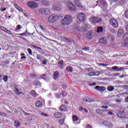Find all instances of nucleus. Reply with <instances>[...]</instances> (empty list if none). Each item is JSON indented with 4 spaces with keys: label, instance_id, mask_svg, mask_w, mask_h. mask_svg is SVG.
Returning <instances> with one entry per match:
<instances>
[{
    "label": "nucleus",
    "instance_id": "obj_1",
    "mask_svg": "<svg viewBox=\"0 0 128 128\" xmlns=\"http://www.w3.org/2000/svg\"><path fill=\"white\" fill-rule=\"evenodd\" d=\"M60 18H62V14H53L48 16V22L50 24H54V22H58Z\"/></svg>",
    "mask_w": 128,
    "mask_h": 128
},
{
    "label": "nucleus",
    "instance_id": "obj_2",
    "mask_svg": "<svg viewBox=\"0 0 128 128\" xmlns=\"http://www.w3.org/2000/svg\"><path fill=\"white\" fill-rule=\"evenodd\" d=\"M72 22V17L71 15H66L62 20L61 24L62 26H70Z\"/></svg>",
    "mask_w": 128,
    "mask_h": 128
},
{
    "label": "nucleus",
    "instance_id": "obj_3",
    "mask_svg": "<svg viewBox=\"0 0 128 128\" xmlns=\"http://www.w3.org/2000/svg\"><path fill=\"white\" fill-rule=\"evenodd\" d=\"M77 18L81 22H84L86 20V14L83 12H80L77 14Z\"/></svg>",
    "mask_w": 128,
    "mask_h": 128
},
{
    "label": "nucleus",
    "instance_id": "obj_4",
    "mask_svg": "<svg viewBox=\"0 0 128 128\" xmlns=\"http://www.w3.org/2000/svg\"><path fill=\"white\" fill-rule=\"evenodd\" d=\"M89 20L92 24H100L102 22V18L96 16L91 17Z\"/></svg>",
    "mask_w": 128,
    "mask_h": 128
},
{
    "label": "nucleus",
    "instance_id": "obj_5",
    "mask_svg": "<svg viewBox=\"0 0 128 128\" xmlns=\"http://www.w3.org/2000/svg\"><path fill=\"white\" fill-rule=\"evenodd\" d=\"M39 12L42 16H48L50 14V11L48 8H42L39 10Z\"/></svg>",
    "mask_w": 128,
    "mask_h": 128
},
{
    "label": "nucleus",
    "instance_id": "obj_6",
    "mask_svg": "<svg viewBox=\"0 0 128 128\" xmlns=\"http://www.w3.org/2000/svg\"><path fill=\"white\" fill-rule=\"evenodd\" d=\"M27 6H28L30 8H36L38 6V3L33 1H30L28 2Z\"/></svg>",
    "mask_w": 128,
    "mask_h": 128
},
{
    "label": "nucleus",
    "instance_id": "obj_7",
    "mask_svg": "<svg viewBox=\"0 0 128 128\" xmlns=\"http://www.w3.org/2000/svg\"><path fill=\"white\" fill-rule=\"evenodd\" d=\"M96 114H98L99 116H106V112H108V110H102L100 108L96 109Z\"/></svg>",
    "mask_w": 128,
    "mask_h": 128
},
{
    "label": "nucleus",
    "instance_id": "obj_8",
    "mask_svg": "<svg viewBox=\"0 0 128 128\" xmlns=\"http://www.w3.org/2000/svg\"><path fill=\"white\" fill-rule=\"evenodd\" d=\"M14 92L17 94V96H20V94H24L22 91V88H18V85L16 84H14Z\"/></svg>",
    "mask_w": 128,
    "mask_h": 128
},
{
    "label": "nucleus",
    "instance_id": "obj_9",
    "mask_svg": "<svg viewBox=\"0 0 128 128\" xmlns=\"http://www.w3.org/2000/svg\"><path fill=\"white\" fill-rule=\"evenodd\" d=\"M110 24H112V26L114 28H118V22L116 19L110 20Z\"/></svg>",
    "mask_w": 128,
    "mask_h": 128
},
{
    "label": "nucleus",
    "instance_id": "obj_10",
    "mask_svg": "<svg viewBox=\"0 0 128 128\" xmlns=\"http://www.w3.org/2000/svg\"><path fill=\"white\" fill-rule=\"evenodd\" d=\"M68 4V8L70 10H71V12H74V10H76V6L74 5L72 3L70 2H67Z\"/></svg>",
    "mask_w": 128,
    "mask_h": 128
},
{
    "label": "nucleus",
    "instance_id": "obj_11",
    "mask_svg": "<svg viewBox=\"0 0 128 128\" xmlns=\"http://www.w3.org/2000/svg\"><path fill=\"white\" fill-rule=\"evenodd\" d=\"M53 10H56L58 12H60V10H62V6H60V4H54V6H53Z\"/></svg>",
    "mask_w": 128,
    "mask_h": 128
},
{
    "label": "nucleus",
    "instance_id": "obj_12",
    "mask_svg": "<svg viewBox=\"0 0 128 128\" xmlns=\"http://www.w3.org/2000/svg\"><path fill=\"white\" fill-rule=\"evenodd\" d=\"M100 72H90L88 74L89 76H100Z\"/></svg>",
    "mask_w": 128,
    "mask_h": 128
},
{
    "label": "nucleus",
    "instance_id": "obj_13",
    "mask_svg": "<svg viewBox=\"0 0 128 128\" xmlns=\"http://www.w3.org/2000/svg\"><path fill=\"white\" fill-rule=\"evenodd\" d=\"M35 106L36 108H42L44 106V102L40 100L36 101L35 103Z\"/></svg>",
    "mask_w": 128,
    "mask_h": 128
},
{
    "label": "nucleus",
    "instance_id": "obj_14",
    "mask_svg": "<svg viewBox=\"0 0 128 128\" xmlns=\"http://www.w3.org/2000/svg\"><path fill=\"white\" fill-rule=\"evenodd\" d=\"M54 116L55 118H60L62 116V114L60 112H56L54 113Z\"/></svg>",
    "mask_w": 128,
    "mask_h": 128
},
{
    "label": "nucleus",
    "instance_id": "obj_15",
    "mask_svg": "<svg viewBox=\"0 0 128 128\" xmlns=\"http://www.w3.org/2000/svg\"><path fill=\"white\" fill-rule=\"evenodd\" d=\"M60 76V72H58L55 71L53 74V78L54 80H58Z\"/></svg>",
    "mask_w": 128,
    "mask_h": 128
},
{
    "label": "nucleus",
    "instance_id": "obj_16",
    "mask_svg": "<svg viewBox=\"0 0 128 128\" xmlns=\"http://www.w3.org/2000/svg\"><path fill=\"white\" fill-rule=\"evenodd\" d=\"M72 120L74 124H78V117L76 115H73L72 116Z\"/></svg>",
    "mask_w": 128,
    "mask_h": 128
},
{
    "label": "nucleus",
    "instance_id": "obj_17",
    "mask_svg": "<svg viewBox=\"0 0 128 128\" xmlns=\"http://www.w3.org/2000/svg\"><path fill=\"white\" fill-rule=\"evenodd\" d=\"M68 110V107L64 105H62L60 108H59V110L60 112H66Z\"/></svg>",
    "mask_w": 128,
    "mask_h": 128
},
{
    "label": "nucleus",
    "instance_id": "obj_18",
    "mask_svg": "<svg viewBox=\"0 0 128 128\" xmlns=\"http://www.w3.org/2000/svg\"><path fill=\"white\" fill-rule=\"evenodd\" d=\"M75 4L76 6H78V8H83L84 6L80 4V0H75Z\"/></svg>",
    "mask_w": 128,
    "mask_h": 128
},
{
    "label": "nucleus",
    "instance_id": "obj_19",
    "mask_svg": "<svg viewBox=\"0 0 128 128\" xmlns=\"http://www.w3.org/2000/svg\"><path fill=\"white\" fill-rule=\"evenodd\" d=\"M124 34V30L123 29H119L118 30V36L119 38L122 37V34Z\"/></svg>",
    "mask_w": 128,
    "mask_h": 128
},
{
    "label": "nucleus",
    "instance_id": "obj_20",
    "mask_svg": "<svg viewBox=\"0 0 128 128\" xmlns=\"http://www.w3.org/2000/svg\"><path fill=\"white\" fill-rule=\"evenodd\" d=\"M100 42L101 44H106L108 43V41H106V40L104 38H100Z\"/></svg>",
    "mask_w": 128,
    "mask_h": 128
},
{
    "label": "nucleus",
    "instance_id": "obj_21",
    "mask_svg": "<svg viewBox=\"0 0 128 128\" xmlns=\"http://www.w3.org/2000/svg\"><path fill=\"white\" fill-rule=\"evenodd\" d=\"M92 31H89L87 33L86 38H88V40H91L92 38Z\"/></svg>",
    "mask_w": 128,
    "mask_h": 128
},
{
    "label": "nucleus",
    "instance_id": "obj_22",
    "mask_svg": "<svg viewBox=\"0 0 128 128\" xmlns=\"http://www.w3.org/2000/svg\"><path fill=\"white\" fill-rule=\"evenodd\" d=\"M38 114H40V116H46V118H48V114L46 113H44L42 111H38Z\"/></svg>",
    "mask_w": 128,
    "mask_h": 128
},
{
    "label": "nucleus",
    "instance_id": "obj_23",
    "mask_svg": "<svg viewBox=\"0 0 128 128\" xmlns=\"http://www.w3.org/2000/svg\"><path fill=\"white\" fill-rule=\"evenodd\" d=\"M42 4L43 6H50V2L46 0L42 1Z\"/></svg>",
    "mask_w": 128,
    "mask_h": 128
},
{
    "label": "nucleus",
    "instance_id": "obj_24",
    "mask_svg": "<svg viewBox=\"0 0 128 128\" xmlns=\"http://www.w3.org/2000/svg\"><path fill=\"white\" fill-rule=\"evenodd\" d=\"M108 39L110 42H114V37L112 35H108Z\"/></svg>",
    "mask_w": 128,
    "mask_h": 128
},
{
    "label": "nucleus",
    "instance_id": "obj_25",
    "mask_svg": "<svg viewBox=\"0 0 128 128\" xmlns=\"http://www.w3.org/2000/svg\"><path fill=\"white\" fill-rule=\"evenodd\" d=\"M104 30V28L102 26H98L97 28V32H102Z\"/></svg>",
    "mask_w": 128,
    "mask_h": 128
},
{
    "label": "nucleus",
    "instance_id": "obj_26",
    "mask_svg": "<svg viewBox=\"0 0 128 128\" xmlns=\"http://www.w3.org/2000/svg\"><path fill=\"white\" fill-rule=\"evenodd\" d=\"M14 126L16 128H18L20 126V122L18 121L15 120L14 122Z\"/></svg>",
    "mask_w": 128,
    "mask_h": 128
},
{
    "label": "nucleus",
    "instance_id": "obj_27",
    "mask_svg": "<svg viewBox=\"0 0 128 128\" xmlns=\"http://www.w3.org/2000/svg\"><path fill=\"white\" fill-rule=\"evenodd\" d=\"M117 116L118 118H124V112H118Z\"/></svg>",
    "mask_w": 128,
    "mask_h": 128
},
{
    "label": "nucleus",
    "instance_id": "obj_28",
    "mask_svg": "<svg viewBox=\"0 0 128 128\" xmlns=\"http://www.w3.org/2000/svg\"><path fill=\"white\" fill-rule=\"evenodd\" d=\"M100 6H106V1L103 0H100Z\"/></svg>",
    "mask_w": 128,
    "mask_h": 128
},
{
    "label": "nucleus",
    "instance_id": "obj_29",
    "mask_svg": "<svg viewBox=\"0 0 128 128\" xmlns=\"http://www.w3.org/2000/svg\"><path fill=\"white\" fill-rule=\"evenodd\" d=\"M123 40L125 42H126V40H128V33L124 35Z\"/></svg>",
    "mask_w": 128,
    "mask_h": 128
},
{
    "label": "nucleus",
    "instance_id": "obj_30",
    "mask_svg": "<svg viewBox=\"0 0 128 128\" xmlns=\"http://www.w3.org/2000/svg\"><path fill=\"white\" fill-rule=\"evenodd\" d=\"M107 90L108 92H112V90H114V87L113 86H109L107 88Z\"/></svg>",
    "mask_w": 128,
    "mask_h": 128
},
{
    "label": "nucleus",
    "instance_id": "obj_31",
    "mask_svg": "<svg viewBox=\"0 0 128 128\" xmlns=\"http://www.w3.org/2000/svg\"><path fill=\"white\" fill-rule=\"evenodd\" d=\"M66 70L70 72H72V68L70 66H68L66 67Z\"/></svg>",
    "mask_w": 128,
    "mask_h": 128
},
{
    "label": "nucleus",
    "instance_id": "obj_32",
    "mask_svg": "<svg viewBox=\"0 0 128 128\" xmlns=\"http://www.w3.org/2000/svg\"><path fill=\"white\" fill-rule=\"evenodd\" d=\"M14 8H16V10H22V8H20V6H18V5L16 4H14Z\"/></svg>",
    "mask_w": 128,
    "mask_h": 128
},
{
    "label": "nucleus",
    "instance_id": "obj_33",
    "mask_svg": "<svg viewBox=\"0 0 128 128\" xmlns=\"http://www.w3.org/2000/svg\"><path fill=\"white\" fill-rule=\"evenodd\" d=\"M42 58H44V57L42 56V55L40 54H38L37 55V60H42Z\"/></svg>",
    "mask_w": 128,
    "mask_h": 128
},
{
    "label": "nucleus",
    "instance_id": "obj_34",
    "mask_svg": "<svg viewBox=\"0 0 128 128\" xmlns=\"http://www.w3.org/2000/svg\"><path fill=\"white\" fill-rule=\"evenodd\" d=\"M58 66H62V65L64 64V60H60L58 62Z\"/></svg>",
    "mask_w": 128,
    "mask_h": 128
},
{
    "label": "nucleus",
    "instance_id": "obj_35",
    "mask_svg": "<svg viewBox=\"0 0 128 128\" xmlns=\"http://www.w3.org/2000/svg\"><path fill=\"white\" fill-rule=\"evenodd\" d=\"M8 76H4L3 78V80L5 82H8Z\"/></svg>",
    "mask_w": 128,
    "mask_h": 128
},
{
    "label": "nucleus",
    "instance_id": "obj_36",
    "mask_svg": "<svg viewBox=\"0 0 128 128\" xmlns=\"http://www.w3.org/2000/svg\"><path fill=\"white\" fill-rule=\"evenodd\" d=\"M0 30L4 32H6L8 29L4 26H1L0 27Z\"/></svg>",
    "mask_w": 128,
    "mask_h": 128
},
{
    "label": "nucleus",
    "instance_id": "obj_37",
    "mask_svg": "<svg viewBox=\"0 0 128 128\" xmlns=\"http://www.w3.org/2000/svg\"><path fill=\"white\" fill-rule=\"evenodd\" d=\"M78 54H82V56H86V54H87L86 53H84V52H82V50H80L79 51L77 52Z\"/></svg>",
    "mask_w": 128,
    "mask_h": 128
},
{
    "label": "nucleus",
    "instance_id": "obj_38",
    "mask_svg": "<svg viewBox=\"0 0 128 128\" xmlns=\"http://www.w3.org/2000/svg\"><path fill=\"white\" fill-rule=\"evenodd\" d=\"M28 31H26L24 33L18 34V36H26V34H28Z\"/></svg>",
    "mask_w": 128,
    "mask_h": 128
},
{
    "label": "nucleus",
    "instance_id": "obj_39",
    "mask_svg": "<svg viewBox=\"0 0 128 128\" xmlns=\"http://www.w3.org/2000/svg\"><path fill=\"white\" fill-rule=\"evenodd\" d=\"M98 90H100V92H104V90H106V88H104V86L100 87L98 88Z\"/></svg>",
    "mask_w": 128,
    "mask_h": 128
},
{
    "label": "nucleus",
    "instance_id": "obj_40",
    "mask_svg": "<svg viewBox=\"0 0 128 128\" xmlns=\"http://www.w3.org/2000/svg\"><path fill=\"white\" fill-rule=\"evenodd\" d=\"M21 56V60H24V59H26V57L24 56H26V54L24 53H22L20 54Z\"/></svg>",
    "mask_w": 128,
    "mask_h": 128
},
{
    "label": "nucleus",
    "instance_id": "obj_41",
    "mask_svg": "<svg viewBox=\"0 0 128 128\" xmlns=\"http://www.w3.org/2000/svg\"><path fill=\"white\" fill-rule=\"evenodd\" d=\"M27 50H28L29 54H30V56H32V49L28 48Z\"/></svg>",
    "mask_w": 128,
    "mask_h": 128
},
{
    "label": "nucleus",
    "instance_id": "obj_42",
    "mask_svg": "<svg viewBox=\"0 0 128 128\" xmlns=\"http://www.w3.org/2000/svg\"><path fill=\"white\" fill-rule=\"evenodd\" d=\"M33 84L34 86H38V84H40V81L34 80Z\"/></svg>",
    "mask_w": 128,
    "mask_h": 128
},
{
    "label": "nucleus",
    "instance_id": "obj_43",
    "mask_svg": "<svg viewBox=\"0 0 128 128\" xmlns=\"http://www.w3.org/2000/svg\"><path fill=\"white\" fill-rule=\"evenodd\" d=\"M41 78H42L43 80H46V74H44L40 76Z\"/></svg>",
    "mask_w": 128,
    "mask_h": 128
},
{
    "label": "nucleus",
    "instance_id": "obj_44",
    "mask_svg": "<svg viewBox=\"0 0 128 128\" xmlns=\"http://www.w3.org/2000/svg\"><path fill=\"white\" fill-rule=\"evenodd\" d=\"M21 26H20V24H18L16 26V30H21L22 29Z\"/></svg>",
    "mask_w": 128,
    "mask_h": 128
},
{
    "label": "nucleus",
    "instance_id": "obj_45",
    "mask_svg": "<svg viewBox=\"0 0 128 128\" xmlns=\"http://www.w3.org/2000/svg\"><path fill=\"white\" fill-rule=\"evenodd\" d=\"M30 94L32 96H36V91L32 90L30 92Z\"/></svg>",
    "mask_w": 128,
    "mask_h": 128
},
{
    "label": "nucleus",
    "instance_id": "obj_46",
    "mask_svg": "<svg viewBox=\"0 0 128 128\" xmlns=\"http://www.w3.org/2000/svg\"><path fill=\"white\" fill-rule=\"evenodd\" d=\"M82 50H90V48L89 47H84V48H82Z\"/></svg>",
    "mask_w": 128,
    "mask_h": 128
},
{
    "label": "nucleus",
    "instance_id": "obj_47",
    "mask_svg": "<svg viewBox=\"0 0 128 128\" xmlns=\"http://www.w3.org/2000/svg\"><path fill=\"white\" fill-rule=\"evenodd\" d=\"M62 96H66V91L62 90Z\"/></svg>",
    "mask_w": 128,
    "mask_h": 128
},
{
    "label": "nucleus",
    "instance_id": "obj_48",
    "mask_svg": "<svg viewBox=\"0 0 128 128\" xmlns=\"http://www.w3.org/2000/svg\"><path fill=\"white\" fill-rule=\"evenodd\" d=\"M59 124H64V120H59Z\"/></svg>",
    "mask_w": 128,
    "mask_h": 128
},
{
    "label": "nucleus",
    "instance_id": "obj_49",
    "mask_svg": "<svg viewBox=\"0 0 128 128\" xmlns=\"http://www.w3.org/2000/svg\"><path fill=\"white\" fill-rule=\"evenodd\" d=\"M30 78H36V75L35 74H30Z\"/></svg>",
    "mask_w": 128,
    "mask_h": 128
},
{
    "label": "nucleus",
    "instance_id": "obj_50",
    "mask_svg": "<svg viewBox=\"0 0 128 128\" xmlns=\"http://www.w3.org/2000/svg\"><path fill=\"white\" fill-rule=\"evenodd\" d=\"M42 64H44V65L46 64V60H42Z\"/></svg>",
    "mask_w": 128,
    "mask_h": 128
},
{
    "label": "nucleus",
    "instance_id": "obj_51",
    "mask_svg": "<svg viewBox=\"0 0 128 128\" xmlns=\"http://www.w3.org/2000/svg\"><path fill=\"white\" fill-rule=\"evenodd\" d=\"M101 108H104V110H108V106H101Z\"/></svg>",
    "mask_w": 128,
    "mask_h": 128
},
{
    "label": "nucleus",
    "instance_id": "obj_52",
    "mask_svg": "<svg viewBox=\"0 0 128 128\" xmlns=\"http://www.w3.org/2000/svg\"><path fill=\"white\" fill-rule=\"evenodd\" d=\"M84 107L82 106H79V110L80 112H82V110H84Z\"/></svg>",
    "mask_w": 128,
    "mask_h": 128
},
{
    "label": "nucleus",
    "instance_id": "obj_53",
    "mask_svg": "<svg viewBox=\"0 0 128 128\" xmlns=\"http://www.w3.org/2000/svg\"><path fill=\"white\" fill-rule=\"evenodd\" d=\"M125 16L127 18H128V10H126L125 12Z\"/></svg>",
    "mask_w": 128,
    "mask_h": 128
},
{
    "label": "nucleus",
    "instance_id": "obj_54",
    "mask_svg": "<svg viewBox=\"0 0 128 128\" xmlns=\"http://www.w3.org/2000/svg\"><path fill=\"white\" fill-rule=\"evenodd\" d=\"M7 32H8V34H10L11 36H12V32L8 30H7Z\"/></svg>",
    "mask_w": 128,
    "mask_h": 128
},
{
    "label": "nucleus",
    "instance_id": "obj_55",
    "mask_svg": "<svg viewBox=\"0 0 128 128\" xmlns=\"http://www.w3.org/2000/svg\"><path fill=\"white\" fill-rule=\"evenodd\" d=\"M110 2H117L118 1V0H109Z\"/></svg>",
    "mask_w": 128,
    "mask_h": 128
},
{
    "label": "nucleus",
    "instance_id": "obj_56",
    "mask_svg": "<svg viewBox=\"0 0 128 128\" xmlns=\"http://www.w3.org/2000/svg\"><path fill=\"white\" fill-rule=\"evenodd\" d=\"M108 116H112V114H113V113L112 112H108Z\"/></svg>",
    "mask_w": 128,
    "mask_h": 128
},
{
    "label": "nucleus",
    "instance_id": "obj_57",
    "mask_svg": "<svg viewBox=\"0 0 128 128\" xmlns=\"http://www.w3.org/2000/svg\"><path fill=\"white\" fill-rule=\"evenodd\" d=\"M126 30L128 32V24L125 26Z\"/></svg>",
    "mask_w": 128,
    "mask_h": 128
},
{
    "label": "nucleus",
    "instance_id": "obj_58",
    "mask_svg": "<svg viewBox=\"0 0 128 128\" xmlns=\"http://www.w3.org/2000/svg\"><path fill=\"white\" fill-rule=\"evenodd\" d=\"M64 103L65 104H70V103H68V100L64 101Z\"/></svg>",
    "mask_w": 128,
    "mask_h": 128
},
{
    "label": "nucleus",
    "instance_id": "obj_59",
    "mask_svg": "<svg viewBox=\"0 0 128 128\" xmlns=\"http://www.w3.org/2000/svg\"><path fill=\"white\" fill-rule=\"evenodd\" d=\"M40 28H41L42 30H44V26H42V25L40 26Z\"/></svg>",
    "mask_w": 128,
    "mask_h": 128
},
{
    "label": "nucleus",
    "instance_id": "obj_60",
    "mask_svg": "<svg viewBox=\"0 0 128 128\" xmlns=\"http://www.w3.org/2000/svg\"><path fill=\"white\" fill-rule=\"evenodd\" d=\"M6 8H2V9H1V10H0V11H1L2 12H4V11H6Z\"/></svg>",
    "mask_w": 128,
    "mask_h": 128
},
{
    "label": "nucleus",
    "instance_id": "obj_61",
    "mask_svg": "<svg viewBox=\"0 0 128 128\" xmlns=\"http://www.w3.org/2000/svg\"><path fill=\"white\" fill-rule=\"evenodd\" d=\"M99 66H108V64H99Z\"/></svg>",
    "mask_w": 128,
    "mask_h": 128
},
{
    "label": "nucleus",
    "instance_id": "obj_62",
    "mask_svg": "<svg viewBox=\"0 0 128 128\" xmlns=\"http://www.w3.org/2000/svg\"><path fill=\"white\" fill-rule=\"evenodd\" d=\"M126 94H128V92H122V96H126Z\"/></svg>",
    "mask_w": 128,
    "mask_h": 128
},
{
    "label": "nucleus",
    "instance_id": "obj_63",
    "mask_svg": "<svg viewBox=\"0 0 128 128\" xmlns=\"http://www.w3.org/2000/svg\"><path fill=\"white\" fill-rule=\"evenodd\" d=\"M86 128H92V126L88 124L86 126Z\"/></svg>",
    "mask_w": 128,
    "mask_h": 128
},
{
    "label": "nucleus",
    "instance_id": "obj_64",
    "mask_svg": "<svg viewBox=\"0 0 128 128\" xmlns=\"http://www.w3.org/2000/svg\"><path fill=\"white\" fill-rule=\"evenodd\" d=\"M112 70H117L118 68V66H113L112 68Z\"/></svg>",
    "mask_w": 128,
    "mask_h": 128
}]
</instances>
